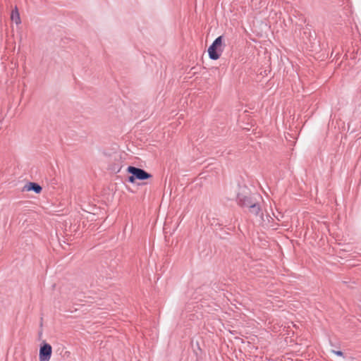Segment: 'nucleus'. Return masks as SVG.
I'll list each match as a JSON object with an SVG mask.
<instances>
[{"label": "nucleus", "mask_w": 361, "mask_h": 361, "mask_svg": "<svg viewBox=\"0 0 361 361\" xmlns=\"http://www.w3.org/2000/svg\"><path fill=\"white\" fill-rule=\"evenodd\" d=\"M224 38L218 37L208 49V54L211 59L217 60L220 58L224 51Z\"/></svg>", "instance_id": "nucleus-1"}, {"label": "nucleus", "mask_w": 361, "mask_h": 361, "mask_svg": "<svg viewBox=\"0 0 361 361\" xmlns=\"http://www.w3.org/2000/svg\"><path fill=\"white\" fill-rule=\"evenodd\" d=\"M127 171L131 173L128 177V181L131 183L135 182V180H144L152 178V175L143 169L135 166H128Z\"/></svg>", "instance_id": "nucleus-2"}, {"label": "nucleus", "mask_w": 361, "mask_h": 361, "mask_svg": "<svg viewBox=\"0 0 361 361\" xmlns=\"http://www.w3.org/2000/svg\"><path fill=\"white\" fill-rule=\"evenodd\" d=\"M52 353V348L48 343H44L40 347L39 359V361H49Z\"/></svg>", "instance_id": "nucleus-3"}, {"label": "nucleus", "mask_w": 361, "mask_h": 361, "mask_svg": "<svg viewBox=\"0 0 361 361\" xmlns=\"http://www.w3.org/2000/svg\"><path fill=\"white\" fill-rule=\"evenodd\" d=\"M11 18V20L15 22L17 25L20 24V17L17 7H15V8L12 11Z\"/></svg>", "instance_id": "nucleus-4"}, {"label": "nucleus", "mask_w": 361, "mask_h": 361, "mask_svg": "<svg viewBox=\"0 0 361 361\" xmlns=\"http://www.w3.org/2000/svg\"><path fill=\"white\" fill-rule=\"evenodd\" d=\"M26 189L27 191L33 190L36 193H40L42 191V187L39 185L35 183H30L29 184H27L26 185Z\"/></svg>", "instance_id": "nucleus-5"}, {"label": "nucleus", "mask_w": 361, "mask_h": 361, "mask_svg": "<svg viewBox=\"0 0 361 361\" xmlns=\"http://www.w3.org/2000/svg\"><path fill=\"white\" fill-rule=\"evenodd\" d=\"M243 205H244L245 207H250L252 212H255L256 214H257L259 212V207L258 205H257L255 204H247V203L244 202V203H243Z\"/></svg>", "instance_id": "nucleus-6"}, {"label": "nucleus", "mask_w": 361, "mask_h": 361, "mask_svg": "<svg viewBox=\"0 0 361 361\" xmlns=\"http://www.w3.org/2000/svg\"><path fill=\"white\" fill-rule=\"evenodd\" d=\"M331 353L335 354V355H338V356H343V353L341 351H340V350H332Z\"/></svg>", "instance_id": "nucleus-7"}]
</instances>
